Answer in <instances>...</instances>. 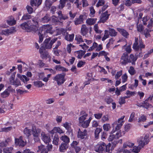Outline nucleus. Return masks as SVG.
<instances>
[{"label": "nucleus", "instance_id": "5", "mask_svg": "<svg viewBox=\"0 0 153 153\" xmlns=\"http://www.w3.org/2000/svg\"><path fill=\"white\" fill-rule=\"evenodd\" d=\"M65 73L57 74L54 77L53 79L56 81L58 85H61L66 80L65 78Z\"/></svg>", "mask_w": 153, "mask_h": 153}, {"label": "nucleus", "instance_id": "16", "mask_svg": "<svg viewBox=\"0 0 153 153\" xmlns=\"http://www.w3.org/2000/svg\"><path fill=\"white\" fill-rule=\"evenodd\" d=\"M87 134V131L86 129H84L83 131H81L80 129H79V131L78 132V137L79 138L83 139L84 138L85 136Z\"/></svg>", "mask_w": 153, "mask_h": 153}, {"label": "nucleus", "instance_id": "37", "mask_svg": "<svg viewBox=\"0 0 153 153\" xmlns=\"http://www.w3.org/2000/svg\"><path fill=\"white\" fill-rule=\"evenodd\" d=\"M68 0H60L59 4L58 5V8L60 9H62L65 6L66 2Z\"/></svg>", "mask_w": 153, "mask_h": 153}, {"label": "nucleus", "instance_id": "6", "mask_svg": "<svg viewBox=\"0 0 153 153\" xmlns=\"http://www.w3.org/2000/svg\"><path fill=\"white\" fill-rule=\"evenodd\" d=\"M52 27L51 25H43L41 27L39 28V31H41V34L43 35V33L45 32L52 34L53 31L52 30Z\"/></svg>", "mask_w": 153, "mask_h": 153}, {"label": "nucleus", "instance_id": "54", "mask_svg": "<svg viewBox=\"0 0 153 153\" xmlns=\"http://www.w3.org/2000/svg\"><path fill=\"white\" fill-rule=\"evenodd\" d=\"M111 126L109 124H104L103 126V129L106 131H108L111 128Z\"/></svg>", "mask_w": 153, "mask_h": 153}, {"label": "nucleus", "instance_id": "56", "mask_svg": "<svg viewBox=\"0 0 153 153\" xmlns=\"http://www.w3.org/2000/svg\"><path fill=\"white\" fill-rule=\"evenodd\" d=\"M153 25V19H151L150 21V22L148 25L147 27L148 29L151 30Z\"/></svg>", "mask_w": 153, "mask_h": 153}, {"label": "nucleus", "instance_id": "38", "mask_svg": "<svg viewBox=\"0 0 153 153\" xmlns=\"http://www.w3.org/2000/svg\"><path fill=\"white\" fill-rule=\"evenodd\" d=\"M152 31V30L148 29V28H146L144 31H143V34L145 35L146 38H148V37L151 36V35L149 33L151 32Z\"/></svg>", "mask_w": 153, "mask_h": 153}, {"label": "nucleus", "instance_id": "27", "mask_svg": "<svg viewBox=\"0 0 153 153\" xmlns=\"http://www.w3.org/2000/svg\"><path fill=\"white\" fill-rule=\"evenodd\" d=\"M81 114L82 115V116L80 117L79 118V123L84 121L88 116V114L84 111H82L81 112Z\"/></svg>", "mask_w": 153, "mask_h": 153}, {"label": "nucleus", "instance_id": "64", "mask_svg": "<svg viewBox=\"0 0 153 153\" xmlns=\"http://www.w3.org/2000/svg\"><path fill=\"white\" fill-rule=\"evenodd\" d=\"M122 71L120 70L117 72V73L115 76V79H118L122 75Z\"/></svg>", "mask_w": 153, "mask_h": 153}, {"label": "nucleus", "instance_id": "9", "mask_svg": "<svg viewBox=\"0 0 153 153\" xmlns=\"http://www.w3.org/2000/svg\"><path fill=\"white\" fill-rule=\"evenodd\" d=\"M120 59V63L123 65H125L128 63H130L131 61L129 60L128 55L127 53H123Z\"/></svg>", "mask_w": 153, "mask_h": 153}, {"label": "nucleus", "instance_id": "10", "mask_svg": "<svg viewBox=\"0 0 153 153\" xmlns=\"http://www.w3.org/2000/svg\"><path fill=\"white\" fill-rule=\"evenodd\" d=\"M13 90L11 86H9L3 92L1 93V97L4 98L8 97L11 91L12 92Z\"/></svg>", "mask_w": 153, "mask_h": 153}, {"label": "nucleus", "instance_id": "7", "mask_svg": "<svg viewBox=\"0 0 153 153\" xmlns=\"http://www.w3.org/2000/svg\"><path fill=\"white\" fill-rule=\"evenodd\" d=\"M32 132L35 141V142L38 141L39 140V136L42 132L41 130L39 128H32Z\"/></svg>", "mask_w": 153, "mask_h": 153}, {"label": "nucleus", "instance_id": "44", "mask_svg": "<svg viewBox=\"0 0 153 153\" xmlns=\"http://www.w3.org/2000/svg\"><path fill=\"white\" fill-rule=\"evenodd\" d=\"M40 57L42 59H44L49 58L50 56L48 52L45 51L44 53L42 55H40Z\"/></svg>", "mask_w": 153, "mask_h": 153}, {"label": "nucleus", "instance_id": "45", "mask_svg": "<svg viewBox=\"0 0 153 153\" xmlns=\"http://www.w3.org/2000/svg\"><path fill=\"white\" fill-rule=\"evenodd\" d=\"M34 85L38 88L41 87L44 85V84L43 83L42 81H34L33 82Z\"/></svg>", "mask_w": 153, "mask_h": 153}, {"label": "nucleus", "instance_id": "43", "mask_svg": "<svg viewBox=\"0 0 153 153\" xmlns=\"http://www.w3.org/2000/svg\"><path fill=\"white\" fill-rule=\"evenodd\" d=\"M102 131V129L100 128H97L95 131V137L96 138H99V134Z\"/></svg>", "mask_w": 153, "mask_h": 153}, {"label": "nucleus", "instance_id": "41", "mask_svg": "<svg viewBox=\"0 0 153 153\" xmlns=\"http://www.w3.org/2000/svg\"><path fill=\"white\" fill-rule=\"evenodd\" d=\"M109 34L111 36H115L117 35V32L113 28H108Z\"/></svg>", "mask_w": 153, "mask_h": 153}, {"label": "nucleus", "instance_id": "4", "mask_svg": "<svg viewBox=\"0 0 153 153\" xmlns=\"http://www.w3.org/2000/svg\"><path fill=\"white\" fill-rule=\"evenodd\" d=\"M57 38H54L51 40L50 37L46 39L43 42L42 47L45 48L51 49L53 44L57 41Z\"/></svg>", "mask_w": 153, "mask_h": 153}, {"label": "nucleus", "instance_id": "39", "mask_svg": "<svg viewBox=\"0 0 153 153\" xmlns=\"http://www.w3.org/2000/svg\"><path fill=\"white\" fill-rule=\"evenodd\" d=\"M50 20L49 16L48 14H46L45 16L42 18L41 22L44 23H47Z\"/></svg>", "mask_w": 153, "mask_h": 153}, {"label": "nucleus", "instance_id": "48", "mask_svg": "<svg viewBox=\"0 0 153 153\" xmlns=\"http://www.w3.org/2000/svg\"><path fill=\"white\" fill-rule=\"evenodd\" d=\"M13 148L12 147H6L3 149V152L5 153H11Z\"/></svg>", "mask_w": 153, "mask_h": 153}, {"label": "nucleus", "instance_id": "26", "mask_svg": "<svg viewBox=\"0 0 153 153\" xmlns=\"http://www.w3.org/2000/svg\"><path fill=\"white\" fill-rule=\"evenodd\" d=\"M85 52L86 51H85L79 50L75 51V55H78L77 57L78 59H81Z\"/></svg>", "mask_w": 153, "mask_h": 153}, {"label": "nucleus", "instance_id": "28", "mask_svg": "<svg viewBox=\"0 0 153 153\" xmlns=\"http://www.w3.org/2000/svg\"><path fill=\"white\" fill-rule=\"evenodd\" d=\"M58 17L60 20H65L68 18V17L66 15H63L61 11H59L58 13Z\"/></svg>", "mask_w": 153, "mask_h": 153}, {"label": "nucleus", "instance_id": "60", "mask_svg": "<svg viewBox=\"0 0 153 153\" xmlns=\"http://www.w3.org/2000/svg\"><path fill=\"white\" fill-rule=\"evenodd\" d=\"M7 22L8 25H15L16 23V21L14 19H12L10 20H7Z\"/></svg>", "mask_w": 153, "mask_h": 153}, {"label": "nucleus", "instance_id": "40", "mask_svg": "<svg viewBox=\"0 0 153 153\" xmlns=\"http://www.w3.org/2000/svg\"><path fill=\"white\" fill-rule=\"evenodd\" d=\"M134 145V143L129 141H127L123 144V147L124 148H126L127 147H128L129 148H132Z\"/></svg>", "mask_w": 153, "mask_h": 153}, {"label": "nucleus", "instance_id": "35", "mask_svg": "<svg viewBox=\"0 0 153 153\" xmlns=\"http://www.w3.org/2000/svg\"><path fill=\"white\" fill-rule=\"evenodd\" d=\"M39 150L37 151V152H39V151H41L40 153H48V151L45 148L44 146L43 145H41L38 146Z\"/></svg>", "mask_w": 153, "mask_h": 153}, {"label": "nucleus", "instance_id": "59", "mask_svg": "<svg viewBox=\"0 0 153 153\" xmlns=\"http://www.w3.org/2000/svg\"><path fill=\"white\" fill-rule=\"evenodd\" d=\"M143 108L146 109H148L151 106H152L151 104H149L147 102H146V101H144V102H143Z\"/></svg>", "mask_w": 153, "mask_h": 153}, {"label": "nucleus", "instance_id": "46", "mask_svg": "<svg viewBox=\"0 0 153 153\" xmlns=\"http://www.w3.org/2000/svg\"><path fill=\"white\" fill-rule=\"evenodd\" d=\"M31 18V16L29 14L27 13L25 14L22 17L21 19L22 20H27L30 19Z\"/></svg>", "mask_w": 153, "mask_h": 153}, {"label": "nucleus", "instance_id": "15", "mask_svg": "<svg viewBox=\"0 0 153 153\" xmlns=\"http://www.w3.org/2000/svg\"><path fill=\"white\" fill-rule=\"evenodd\" d=\"M84 16L83 15H80L79 18H76L74 21L75 24L77 25L82 23L84 21Z\"/></svg>", "mask_w": 153, "mask_h": 153}, {"label": "nucleus", "instance_id": "32", "mask_svg": "<svg viewBox=\"0 0 153 153\" xmlns=\"http://www.w3.org/2000/svg\"><path fill=\"white\" fill-rule=\"evenodd\" d=\"M59 141V137L58 135L57 134H55L53 138V143L55 145H58V142Z\"/></svg>", "mask_w": 153, "mask_h": 153}, {"label": "nucleus", "instance_id": "52", "mask_svg": "<svg viewBox=\"0 0 153 153\" xmlns=\"http://www.w3.org/2000/svg\"><path fill=\"white\" fill-rule=\"evenodd\" d=\"M94 29L96 33H97L100 34L102 32V30L99 29V27L97 24H96L95 25L94 27Z\"/></svg>", "mask_w": 153, "mask_h": 153}, {"label": "nucleus", "instance_id": "14", "mask_svg": "<svg viewBox=\"0 0 153 153\" xmlns=\"http://www.w3.org/2000/svg\"><path fill=\"white\" fill-rule=\"evenodd\" d=\"M121 136V134L120 131L117 132L115 134H113L110 135L108 138L109 141H112L114 139H117Z\"/></svg>", "mask_w": 153, "mask_h": 153}, {"label": "nucleus", "instance_id": "62", "mask_svg": "<svg viewBox=\"0 0 153 153\" xmlns=\"http://www.w3.org/2000/svg\"><path fill=\"white\" fill-rule=\"evenodd\" d=\"M145 47V45L143 44L141 39H139V49L140 48L141 50L142 48H144Z\"/></svg>", "mask_w": 153, "mask_h": 153}, {"label": "nucleus", "instance_id": "58", "mask_svg": "<svg viewBox=\"0 0 153 153\" xmlns=\"http://www.w3.org/2000/svg\"><path fill=\"white\" fill-rule=\"evenodd\" d=\"M105 101L108 104H109L113 101L112 99L109 97H107L105 99Z\"/></svg>", "mask_w": 153, "mask_h": 153}, {"label": "nucleus", "instance_id": "47", "mask_svg": "<svg viewBox=\"0 0 153 153\" xmlns=\"http://www.w3.org/2000/svg\"><path fill=\"white\" fill-rule=\"evenodd\" d=\"M75 40L76 41L77 43L78 44H80L81 42H83L82 36L80 35L76 36Z\"/></svg>", "mask_w": 153, "mask_h": 153}, {"label": "nucleus", "instance_id": "24", "mask_svg": "<svg viewBox=\"0 0 153 153\" xmlns=\"http://www.w3.org/2000/svg\"><path fill=\"white\" fill-rule=\"evenodd\" d=\"M97 20L96 18H88L86 19V23L89 25H92L96 23Z\"/></svg>", "mask_w": 153, "mask_h": 153}, {"label": "nucleus", "instance_id": "49", "mask_svg": "<svg viewBox=\"0 0 153 153\" xmlns=\"http://www.w3.org/2000/svg\"><path fill=\"white\" fill-rule=\"evenodd\" d=\"M24 133L27 137H29L30 135L31 130L28 129V128H25L24 130Z\"/></svg>", "mask_w": 153, "mask_h": 153}, {"label": "nucleus", "instance_id": "12", "mask_svg": "<svg viewBox=\"0 0 153 153\" xmlns=\"http://www.w3.org/2000/svg\"><path fill=\"white\" fill-rule=\"evenodd\" d=\"M15 143L16 145H19L20 147H23L26 145V143L23 140V137L20 136L19 139H15Z\"/></svg>", "mask_w": 153, "mask_h": 153}, {"label": "nucleus", "instance_id": "20", "mask_svg": "<svg viewBox=\"0 0 153 153\" xmlns=\"http://www.w3.org/2000/svg\"><path fill=\"white\" fill-rule=\"evenodd\" d=\"M58 132L59 134L63 133L62 130L60 129L59 127H55L53 130L50 131V133L51 134H54Z\"/></svg>", "mask_w": 153, "mask_h": 153}, {"label": "nucleus", "instance_id": "30", "mask_svg": "<svg viewBox=\"0 0 153 153\" xmlns=\"http://www.w3.org/2000/svg\"><path fill=\"white\" fill-rule=\"evenodd\" d=\"M139 22H137V30L138 31L140 32L141 34H143L144 27L143 25L141 24H139Z\"/></svg>", "mask_w": 153, "mask_h": 153}, {"label": "nucleus", "instance_id": "13", "mask_svg": "<svg viewBox=\"0 0 153 153\" xmlns=\"http://www.w3.org/2000/svg\"><path fill=\"white\" fill-rule=\"evenodd\" d=\"M15 28L12 27L10 29H7L4 30H2L0 33V35H8L12 33H13L15 31Z\"/></svg>", "mask_w": 153, "mask_h": 153}, {"label": "nucleus", "instance_id": "42", "mask_svg": "<svg viewBox=\"0 0 153 153\" xmlns=\"http://www.w3.org/2000/svg\"><path fill=\"white\" fill-rule=\"evenodd\" d=\"M89 123V121H88L86 120L85 121H83L82 122H80L79 123V125L84 128H86L88 126Z\"/></svg>", "mask_w": 153, "mask_h": 153}, {"label": "nucleus", "instance_id": "19", "mask_svg": "<svg viewBox=\"0 0 153 153\" xmlns=\"http://www.w3.org/2000/svg\"><path fill=\"white\" fill-rule=\"evenodd\" d=\"M117 29L123 36L126 38L128 37L129 33L126 30L124 29L120 28H117Z\"/></svg>", "mask_w": 153, "mask_h": 153}, {"label": "nucleus", "instance_id": "51", "mask_svg": "<svg viewBox=\"0 0 153 153\" xmlns=\"http://www.w3.org/2000/svg\"><path fill=\"white\" fill-rule=\"evenodd\" d=\"M12 129V126L9 127H7L3 128L1 129L0 130V132H7L10 131Z\"/></svg>", "mask_w": 153, "mask_h": 153}, {"label": "nucleus", "instance_id": "57", "mask_svg": "<svg viewBox=\"0 0 153 153\" xmlns=\"http://www.w3.org/2000/svg\"><path fill=\"white\" fill-rule=\"evenodd\" d=\"M26 9L29 14H30L33 13V9L29 5H27L26 7Z\"/></svg>", "mask_w": 153, "mask_h": 153}, {"label": "nucleus", "instance_id": "34", "mask_svg": "<svg viewBox=\"0 0 153 153\" xmlns=\"http://www.w3.org/2000/svg\"><path fill=\"white\" fill-rule=\"evenodd\" d=\"M60 139L64 142V143L68 144L70 142V139L67 136H62L60 138Z\"/></svg>", "mask_w": 153, "mask_h": 153}, {"label": "nucleus", "instance_id": "55", "mask_svg": "<svg viewBox=\"0 0 153 153\" xmlns=\"http://www.w3.org/2000/svg\"><path fill=\"white\" fill-rule=\"evenodd\" d=\"M128 71L131 75H134L136 73L135 70L134 69V67L132 66H130V67Z\"/></svg>", "mask_w": 153, "mask_h": 153}, {"label": "nucleus", "instance_id": "61", "mask_svg": "<svg viewBox=\"0 0 153 153\" xmlns=\"http://www.w3.org/2000/svg\"><path fill=\"white\" fill-rule=\"evenodd\" d=\"M17 87L21 85V84L20 81L18 79H16L14 81V84L13 85Z\"/></svg>", "mask_w": 153, "mask_h": 153}, {"label": "nucleus", "instance_id": "18", "mask_svg": "<svg viewBox=\"0 0 153 153\" xmlns=\"http://www.w3.org/2000/svg\"><path fill=\"white\" fill-rule=\"evenodd\" d=\"M28 23V22H24L20 25V27L27 32H29L30 25H29Z\"/></svg>", "mask_w": 153, "mask_h": 153}, {"label": "nucleus", "instance_id": "1", "mask_svg": "<svg viewBox=\"0 0 153 153\" xmlns=\"http://www.w3.org/2000/svg\"><path fill=\"white\" fill-rule=\"evenodd\" d=\"M143 137H140L138 140L137 142L138 143V146H133L132 149L133 152L134 153H138L140 149L143 148L145 144H147L149 142V135L146 134L144 137V140H143Z\"/></svg>", "mask_w": 153, "mask_h": 153}, {"label": "nucleus", "instance_id": "21", "mask_svg": "<svg viewBox=\"0 0 153 153\" xmlns=\"http://www.w3.org/2000/svg\"><path fill=\"white\" fill-rule=\"evenodd\" d=\"M42 0H31L30 1V4L32 7L34 5L39 7L41 4Z\"/></svg>", "mask_w": 153, "mask_h": 153}, {"label": "nucleus", "instance_id": "25", "mask_svg": "<svg viewBox=\"0 0 153 153\" xmlns=\"http://www.w3.org/2000/svg\"><path fill=\"white\" fill-rule=\"evenodd\" d=\"M17 76L24 83H27V82L30 79L29 78L27 77L26 76L24 75H21L20 74H17Z\"/></svg>", "mask_w": 153, "mask_h": 153}, {"label": "nucleus", "instance_id": "11", "mask_svg": "<svg viewBox=\"0 0 153 153\" xmlns=\"http://www.w3.org/2000/svg\"><path fill=\"white\" fill-rule=\"evenodd\" d=\"M109 15L110 14L108 13L107 11L102 13L101 16L100 21L98 22V23H104L108 19Z\"/></svg>", "mask_w": 153, "mask_h": 153}, {"label": "nucleus", "instance_id": "31", "mask_svg": "<svg viewBox=\"0 0 153 153\" xmlns=\"http://www.w3.org/2000/svg\"><path fill=\"white\" fill-rule=\"evenodd\" d=\"M138 39L137 38L135 37V42L133 44L132 48L135 51H137L139 49L138 43Z\"/></svg>", "mask_w": 153, "mask_h": 153}, {"label": "nucleus", "instance_id": "22", "mask_svg": "<svg viewBox=\"0 0 153 153\" xmlns=\"http://www.w3.org/2000/svg\"><path fill=\"white\" fill-rule=\"evenodd\" d=\"M42 139L44 142L46 143H49L50 141V137L47 136L43 132H42L41 133Z\"/></svg>", "mask_w": 153, "mask_h": 153}, {"label": "nucleus", "instance_id": "23", "mask_svg": "<svg viewBox=\"0 0 153 153\" xmlns=\"http://www.w3.org/2000/svg\"><path fill=\"white\" fill-rule=\"evenodd\" d=\"M68 145L62 143L59 146V150L61 152H64L68 147Z\"/></svg>", "mask_w": 153, "mask_h": 153}, {"label": "nucleus", "instance_id": "36", "mask_svg": "<svg viewBox=\"0 0 153 153\" xmlns=\"http://www.w3.org/2000/svg\"><path fill=\"white\" fill-rule=\"evenodd\" d=\"M55 69L59 71H67L68 70L65 68L61 66L60 65H56L55 67Z\"/></svg>", "mask_w": 153, "mask_h": 153}, {"label": "nucleus", "instance_id": "2", "mask_svg": "<svg viewBox=\"0 0 153 153\" xmlns=\"http://www.w3.org/2000/svg\"><path fill=\"white\" fill-rule=\"evenodd\" d=\"M124 117V116L122 117L121 118L118 119L117 121H115L112 124V126L114 128L111 132L112 134L121 128L123 123V120Z\"/></svg>", "mask_w": 153, "mask_h": 153}, {"label": "nucleus", "instance_id": "63", "mask_svg": "<svg viewBox=\"0 0 153 153\" xmlns=\"http://www.w3.org/2000/svg\"><path fill=\"white\" fill-rule=\"evenodd\" d=\"M105 3L104 0H99L96 4V6L97 7L103 5Z\"/></svg>", "mask_w": 153, "mask_h": 153}, {"label": "nucleus", "instance_id": "3", "mask_svg": "<svg viewBox=\"0 0 153 153\" xmlns=\"http://www.w3.org/2000/svg\"><path fill=\"white\" fill-rule=\"evenodd\" d=\"M37 25H30V28L28 32H33L35 33H37L39 36V43L42 42L43 40L44 36L42 34H41V31H39V28Z\"/></svg>", "mask_w": 153, "mask_h": 153}, {"label": "nucleus", "instance_id": "8", "mask_svg": "<svg viewBox=\"0 0 153 153\" xmlns=\"http://www.w3.org/2000/svg\"><path fill=\"white\" fill-rule=\"evenodd\" d=\"M106 144L103 142H101L95 147V151L97 152H100L104 151H105Z\"/></svg>", "mask_w": 153, "mask_h": 153}, {"label": "nucleus", "instance_id": "17", "mask_svg": "<svg viewBox=\"0 0 153 153\" xmlns=\"http://www.w3.org/2000/svg\"><path fill=\"white\" fill-rule=\"evenodd\" d=\"M88 29L85 25L83 24L82 25L81 33L83 36H85L88 33Z\"/></svg>", "mask_w": 153, "mask_h": 153}, {"label": "nucleus", "instance_id": "50", "mask_svg": "<svg viewBox=\"0 0 153 153\" xmlns=\"http://www.w3.org/2000/svg\"><path fill=\"white\" fill-rule=\"evenodd\" d=\"M53 3V2L50 0H46L45 2V6L46 7L50 8Z\"/></svg>", "mask_w": 153, "mask_h": 153}, {"label": "nucleus", "instance_id": "53", "mask_svg": "<svg viewBox=\"0 0 153 153\" xmlns=\"http://www.w3.org/2000/svg\"><path fill=\"white\" fill-rule=\"evenodd\" d=\"M146 120V117L144 115H142L139 118L138 122L140 123L141 122H145Z\"/></svg>", "mask_w": 153, "mask_h": 153}, {"label": "nucleus", "instance_id": "29", "mask_svg": "<svg viewBox=\"0 0 153 153\" xmlns=\"http://www.w3.org/2000/svg\"><path fill=\"white\" fill-rule=\"evenodd\" d=\"M129 60H130V63L131 62L132 65H134L135 62L137 59V57L136 56L134 57V54H131L129 56H128Z\"/></svg>", "mask_w": 153, "mask_h": 153}, {"label": "nucleus", "instance_id": "33", "mask_svg": "<svg viewBox=\"0 0 153 153\" xmlns=\"http://www.w3.org/2000/svg\"><path fill=\"white\" fill-rule=\"evenodd\" d=\"M74 37V34L73 33L69 35L68 33H66V35L65 36V39L66 40H67L68 41L71 42L73 40Z\"/></svg>", "mask_w": 153, "mask_h": 153}]
</instances>
